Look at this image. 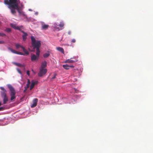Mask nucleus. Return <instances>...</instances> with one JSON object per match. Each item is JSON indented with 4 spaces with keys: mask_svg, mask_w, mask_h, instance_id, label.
Returning a JSON list of instances; mask_svg holds the SVG:
<instances>
[{
    "mask_svg": "<svg viewBox=\"0 0 153 153\" xmlns=\"http://www.w3.org/2000/svg\"><path fill=\"white\" fill-rule=\"evenodd\" d=\"M38 100L37 98L34 99L33 100V104L31 105V107L32 108L35 107L37 105Z\"/></svg>",
    "mask_w": 153,
    "mask_h": 153,
    "instance_id": "nucleus-7",
    "label": "nucleus"
},
{
    "mask_svg": "<svg viewBox=\"0 0 153 153\" xmlns=\"http://www.w3.org/2000/svg\"><path fill=\"white\" fill-rule=\"evenodd\" d=\"M38 83V82L37 81H32L31 85L30 88V90H31L34 87L35 85L37 84Z\"/></svg>",
    "mask_w": 153,
    "mask_h": 153,
    "instance_id": "nucleus-10",
    "label": "nucleus"
},
{
    "mask_svg": "<svg viewBox=\"0 0 153 153\" xmlns=\"http://www.w3.org/2000/svg\"><path fill=\"white\" fill-rule=\"evenodd\" d=\"M27 90H25H25H24V92H25Z\"/></svg>",
    "mask_w": 153,
    "mask_h": 153,
    "instance_id": "nucleus-39",
    "label": "nucleus"
},
{
    "mask_svg": "<svg viewBox=\"0 0 153 153\" xmlns=\"http://www.w3.org/2000/svg\"><path fill=\"white\" fill-rule=\"evenodd\" d=\"M49 27V26L48 25L45 24L43 22L42 23L41 28L42 30H46Z\"/></svg>",
    "mask_w": 153,
    "mask_h": 153,
    "instance_id": "nucleus-8",
    "label": "nucleus"
},
{
    "mask_svg": "<svg viewBox=\"0 0 153 153\" xmlns=\"http://www.w3.org/2000/svg\"><path fill=\"white\" fill-rule=\"evenodd\" d=\"M6 91H3L1 92V95L2 97H5L7 96L6 94L5 93Z\"/></svg>",
    "mask_w": 153,
    "mask_h": 153,
    "instance_id": "nucleus-20",
    "label": "nucleus"
},
{
    "mask_svg": "<svg viewBox=\"0 0 153 153\" xmlns=\"http://www.w3.org/2000/svg\"><path fill=\"white\" fill-rule=\"evenodd\" d=\"M68 33L69 35H71V31H69L68 32Z\"/></svg>",
    "mask_w": 153,
    "mask_h": 153,
    "instance_id": "nucleus-35",
    "label": "nucleus"
},
{
    "mask_svg": "<svg viewBox=\"0 0 153 153\" xmlns=\"http://www.w3.org/2000/svg\"><path fill=\"white\" fill-rule=\"evenodd\" d=\"M76 62L75 60H72L70 59H68L66 60L65 62V63H72L74 62Z\"/></svg>",
    "mask_w": 153,
    "mask_h": 153,
    "instance_id": "nucleus-13",
    "label": "nucleus"
},
{
    "mask_svg": "<svg viewBox=\"0 0 153 153\" xmlns=\"http://www.w3.org/2000/svg\"><path fill=\"white\" fill-rule=\"evenodd\" d=\"M1 105H2L1 102L0 101V106H1Z\"/></svg>",
    "mask_w": 153,
    "mask_h": 153,
    "instance_id": "nucleus-38",
    "label": "nucleus"
},
{
    "mask_svg": "<svg viewBox=\"0 0 153 153\" xmlns=\"http://www.w3.org/2000/svg\"><path fill=\"white\" fill-rule=\"evenodd\" d=\"M47 66V62L45 61H44L42 63L41 67L40 68H45Z\"/></svg>",
    "mask_w": 153,
    "mask_h": 153,
    "instance_id": "nucleus-11",
    "label": "nucleus"
},
{
    "mask_svg": "<svg viewBox=\"0 0 153 153\" xmlns=\"http://www.w3.org/2000/svg\"><path fill=\"white\" fill-rule=\"evenodd\" d=\"M18 71H19V73H20L21 74V71H20V70L19 69H17Z\"/></svg>",
    "mask_w": 153,
    "mask_h": 153,
    "instance_id": "nucleus-37",
    "label": "nucleus"
},
{
    "mask_svg": "<svg viewBox=\"0 0 153 153\" xmlns=\"http://www.w3.org/2000/svg\"><path fill=\"white\" fill-rule=\"evenodd\" d=\"M22 49L23 50V51L24 52V54H26L27 55H28L29 54V52L27 51L25 49V48L24 47H22Z\"/></svg>",
    "mask_w": 153,
    "mask_h": 153,
    "instance_id": "nucleus-14",
    "label": "nucleus"
},
{
    "mask_svg": "<svg viewBox=\"0 0 153 153\" xmlns=\"http://www.w3.org/2000/svg\"><path fill=\"white\" fill-rule=\"evenodd\" d=\"M3 97V103L5 104L8 101V98L7 96L4 97Z\"/></svg>",
    "mask_w": 153,
    "mask_h": 153,
    "instance_id": "nucleus-18",
    "label": "nucleus"
},
{
    "mask_svg": "<svg viewBox=\"0 0 153 153\" xmlns=\"http://www.w3.org/2000/svg\"><path fill=\"white\" fill-rule=\"evenodd\" d=\"M15 46L17 49H18L20 48H21L22 49V47H23V46H22L21 45H20L18 43L16 44H15Z\"/></svg>",
    "mask_w": 153,
    "mask_h": 153,
    "instance_id": "nucleus-19",
    "label": "nucleus"
},
{
    "mask_svg": "<svg viewBox=\"0 0 153 153\" xmlns=\"http://www.w3.org/2000/svg\"><path fill=\"white\" fill-rule=\"evenodd\" d=\"M6 35L5 34L3 33H0V36H6Z\"/></svg>",
    "mask_w": 153,
    "mask_h": 153,
    "instance_id": "nucleus-26",
    "label": "nucleus"
},
{
    "mask_svg": "<svg viewBox=\"0 0 153 153\" xmlns=\"http://www.w3.org/2000/svg\"><path fill=\"white\" fill-rule=\"evenodd\" d=\"M64 23L62 22H60V24L59 25V26L61 27H63L64 26Z\"/></svg>",
    "mask_w": 153,
    "mask_h": 153,
    "instance_id": "nucleus-24",
    "label": "nucleus"
},
{
    "mask_svg": "<svg viewBox=\"0 0 153 153\" xmlns=\"http://www.w3.org/2000/svg\"><path fill=\"white\" fill-rule=\"evenodd\" d=\"M47 72V70L46 69L40 68L38 74V76L39 77H42L45 75Z\"/></svg>",
    "mask_w": 153,
    "mask_h": 153,
    "instance_id": "nucleus-4",
    "label": "nucleus"
},
{
    "mask_svg": "<svg viewBox=\"0 0 153 153\" xmlns=\"http://www.w3.org/2000/svg\"><path fill=\"white\" fill-rule=\"evenodd\" d=\"M27 75L29 76L30 74V71H27Z\"/></svg>",
    "mask_w": 153,
    "mask_h": 153,
    "instance_id": "nucleus-32",
    "label": "nucleus"
},
{
    "mask_svg": "<svg viewBox=\"0 0 153 153\" xmlns=\"http://www.w3.org/2000/svg\"><path fill=\"white\" fill-rule=\"evenodd\" d=\"M10 26L15 30H17L20 31L24 29V27L23 26H16V24L11 23L10 24Z\"/></svg>",
    "mask_w": 153,
    "mask_h": 153,
    "instance_id": "nucleus-5",
    "label": "nucleus"
},
{
    "mask_svg": "<svg viewBox=\"0 0 153 153\" xmlns=\"http://www.w3.org/2000/svg\"><path fill=\"white\" fill-rule=\"evenodd\" d=\"M30 83V80L29 79H28L26 86L25 87V90H27V89L29 87Z\"/></svg>",
    "mask_w": 153,
    "mask_h": 153,
    "instance_id": "nucleus-16",
    "label": "nucleus"
},
{
    "mask_svg": "<svg viewBox=\"0 0 153 153\" xmlns=\"http://www.w3.org/2000/svg\"><path fill=\"white\" fill-rule=\"evenodd\" d=\"M69 68H74V66H73V65H69Z\"/></svg>",
    "mask_w": 153,
    "mask_h": 153,
    "instance_id": "nucleus-36",
    "label": "nucleus"
},
{
    "mask_svg": "<svg viewBox=\"0 0 153 153\" xmlns=\"http://www.w3.org/2000/svg\"><path fill=\"white\" fill-rule=\"evenodd\" d=\"M8 49L11 52H12V53H16V54H17V51H16L15 50H14L13 49H12L10 48H8Z\"/></svg>",
    "mask_w": 153,
    "mask_h": 153,
    "instance_id": "nucleus-17",
    "label": "nucleus"
},
{
    "mask_svg": "<svg viewBox=\"0 0 153 153\" xmlns=\"http://www.w3.org/2000/svg\"><path fill=\"white\" fill-rule=\"evenodd\" d=\"M0 88L3 91H6V90L4 89V88L3 87H0Z\"/></svg>",
    "mask_w": 153,
    "mask_h": 153,
    "instance_id": "nucleus-29",
    "label": "nucleus"
},
{
    "mask_svg": "<svg viewBox=\"0 0 153 153\" xmlns=\"http://www.w3.org/2000/svg\"><path fill=\"white\" fill-rule=\"evenodd\" d=\"M32 71H33V70H32Z\"/></svg>",
    "mask_w": 153,
    "mask_h": 153,
    "instance_id": "nucleus-40",
    "label": "nucleus"
},
{
    "mask_svg": "<svg viewBox=\"0 0 153 153\" xmlns=\"http://www.w3.org/2000/svg\"><path fill=\"white\" fill-rule=\"evenodd\" d=\"M4 109V108L3 107H0V111H2Z\"/></svg>",
    "mask_w": 153,
    "mask_h": 153,
    "instance_id": "nucleus-34",
    "label": "nucleus"
},
{
    "mask_svg": "<svg viewBox=\"0 0 153 153\" xmlns=\"http://www.w3.org/2000/svg\"><path fill=\"white\" fill-rule=\"evenodd\" d=\"M56 76V74H54V76L52 78V79H54L55 78Z\"/></svg>",
    "mask_w": 153,
    "mask_h": 153,
    "instance_id": "nucleus-33",
    "label": "nucleus"
},
{
    "mask_svg": "<svg viewBox=\"0 0 153 153\" xmlns=\"http://www.w3.org/2000/svg\"><path fill=\"white\" fill-rule=\"evenodd\" d=\"M20 31L24 34L22 36L23 40L24 41H25L27 39V37L28 35L26 33L24 32L22 30Z\"/></svg>",
    "mask_w": 153,
    "mask_h": 153,
    "instance_id": "nucleus-9",
    "label": "nucleus"
},
{
    "mask_svg": "<svg viewBox=\"0 0 153 153\" xmlns=\"http://www.w3.org/2000/svg\"><path fill=\"white\" fill-rule=\"evenodd\" d=\"M56 49L57 50L61 52L62 53L64 54V51L62 48L60 47H58L56 48Z\"/></svg>",
    "mask_w": 153,
    "mask_h": 153,
    "instance_id": "nucleus-12",
    "label": "nucleus"
},
{
    "mask_svg": "<svg viewBox=\"0 0 153 153\" xmlns=\"http://www.w3.org/2000/svg\"><path fill=\"white\" fill-rule=\"evenodd\" d=\"M5 4L8 5V8L10 10L16 9L20 3L19 0H4Z\"/></svg>",
    "mask_w": 153,
    "mask_h": 153,
    "instance_id": "nucleus-2",
    "label": "nucleus"
},
{
    "mask_svg": "<svg viewBox=\"0 0 153 153\" xmlns=\"http://www.w3.org/2000/svg\"><path fill=\"white\" fill-rule=\"evenodd\" d=\"M54 27L55 28V30H56L58 31H59L60 30V29H59V27H57L55 25V24H54Z\"/></svg>",
    "mask_w": 153,
    "mask_h": 153,
    "instance_id": "nucleus-25",
    "label": "nucleus"
},
{
    "mask_svg": "<svg viewBox=\"0 0 153 153\" xmlns=\"http://www.w3.org/2000/svg\"><path fill=\"white\" fill-rule=\"evenodd\" d=\"M16 65V66H19V67H24V65H23L19 63H14Z\"/></svg>",
    "mask_w": 153,
    "mask_h": 153,
    "instance_id": "nucleus-21",
    "label": "nucleus"
},
{
    "mask_svg": "<svg viewBox=\"0 0 153 153\" xmlns=\"http://www.w3.org/2000/svg\"><path fill=\"white\" fill-rule=\"evenodd\" d=\"M5 31L7 32H10L11 31V30L10 28H7L5 30Z\"/></svg>",
    "mask_w": 153,
    "mask_h": 153,
    "instance_id": "nucleus-23",
    "label": "nucleus"
},
{
    "mask_svg": "<svg viewBox=\"0 0 153 153\" xmlns=\"http://www.w3.org/2000/svg\"><path fill=\"white\" fill-rule=\"evenodd\" d=\"M32 42V45L34 49L36 48V56L34 54H31V60L34 61L38 60L40 54L39 48L41 46V43L40 41H36L35 38L33 36L31 37Z\"/></svg>",
    "mask_w": 153,
    "mask_h": 153,
    "instance_id": "nucleus-1",
    "label": "nucleus"
},
{
    "mask_svg": "<svg viewBox=\"0 0 153 153\" xmlns=\"http://www.w3.org/2000/svg\"><path fill=\"white\" fill-rule=\"evenodd\" d=\"M76 42V40L75 39H73L71 41V42L72 43H75Z\"/></svg>",
    "mask_w": 153,
    "mask_h": 153,
    "instance_id": "nucleus-30",
    "label": "nucleus"
},
{
    "mask_svg": "<svg viewBox=\"0 0 153 153\" xmlns=\"http://www.w3.org/2000/svg\"><path fill=\"white\" fill-rule=\"evenodd\" d=\"M62 66L66 70H68L69 68V65L68 64L64 65Z\"/></svg>",
    "mask_w": 153,
    "mask_h": 153,
    "instance_id": "nucleus-15",
    "label": "nucleus"
},
{
    "mask_svg": "<svg viewBox=\"0 0 153 153\" xmlns=\"http://www.w3.org/2000/svg\"><path fill=\"white\" fill-rule=\"evenodd\" d=\"M0 88L3 91H6V90L4 89V88L3 87H0Z\"/></svg>",
    "mask_w": 153,
    "mask_h": 153,
    "instance_id": "nucleus-28",
    "label": "nucleus"
},
{
    "mask_svg": "<svg viewBox=\"0 0 153 153\" xmlns=\"http://www.w3.org/2000/svg\"><path fill=\"white\" fill-rule=\"evenodd\" d=\"M8 87L10 91V100L12 101H13V100L16 98L15 91L11 85H8Z\"/></svg>",
    "mask_w": 153,
    "mask_h": 153,
    "instance_id": "nucleus-3",
    "label": "nucleus"
},
{
    "mask_svg": "<svg viewBox=\"0 0 153 153\" xmlns=\"http://www.w3.org/2000/svg\"><path fill=\"white\" fill-rule=\"evenodd\" d=\"M49 55H50V54L49 53H45L43 55V56L45 58H47V57H48V56H49Z\"/></svg>",
    "mask_w": 153,
    "mask_h": 153,
    "instance_id": "nucleus-22",
    "label": "nucleus"
},
{
    "mask_svg": "<svg viewBox=\"0 0 153 153\" xmlns=\"http://www.w3.org/2000/svg\"><path fill=\"white\" fill-rule=\"evenodd\" d=\"M4 43V41H0V44H3Z\"/></svg>",
    "mask_w": 153,
    "mask_h": 153,
    "instance_id": "nucleus-31",
    "label": "nucleus"
},
{
    "mask_svg": "<svg viewBox=\"0 0 153 153\" xmlns=\"http://www.w3.org/2000/svg\"><path fill=\"white\" fill-rule=\"evenodd\" d=\"M21 7H19L18 5L17 7V8L12 9L10 11L11 13H12V14H14L16 12V10H17L18 12L19 13V14H23V12L21 11Z\"/></svg>",
    "mask_w": 153,
    "mask_h": 153,
    "instance_id": "nucleus-6",
    "label": "nucleus"
},
{
    "mask_svg": "<svg viewBox=\"0 0 153 153\" xmlns=\"http://www.w3.org/2000/svg\"><path fill=\"white\" fill-rule=\"evenodd\" d=\"M18 54L21 55H25V54H24V53L20 52H17V53Z\"/></svg>",
    "mask_w": 153,
    "mask_h": 153,
    "instance_id": "nucleus-27",
    "label": "nucleus"
}]
</instances>
